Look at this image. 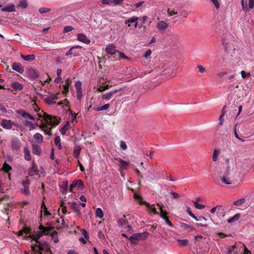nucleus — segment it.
<instances>
[{
    "label": "nucleus",
    "mask_w": 254,
    "mask_h": 254,
    "mask_svg": "<svg viewBox=\"0 0 254 254\" xmlns=\"http://www.w3.org/2000/svg\"><path fill=\"white\" fill-rule=\"evenodd\" d=\"M42 112L45 123L39 125L38 127L44 131L45 134L51 136L52 134L53 127L58 125L60 123L61 119L57 117H53L44 111Z\"/></svg>",
    "instance_id": "f257e3e1"
},
{
    "label": "nucleus",
    "mask_w": 254,
    "mask_h": 254,
    "mask_svg": "<svg viewBox=\"0 0 254 254\" xmlns=\"http://www.w3.org/2000/svg\"><path fill=\"white\" fill-rule=\"evenodd\" d=\"M119 162L120 163L121 167L123 169H127L129 165V163L120 159L119 160Z\"/></svg>",
    "instance_id": "79ce46f5"
},
{
    "label": "nucleus",
    "mask_w": 254,
    "mask_h": 254,
    "mask_svg": "<svg viewBox=\"0 0 254 254\" xmlns=\"http://www.w3.org/2000/svg\"><path fill=\"white\" fill-rule=\"evenodd\" d=\"M157 205L158 206L159 209L160 210V216L163 219H165L167 216V212L163 210V207H164L163 205H160L159 203H157Z\"/></svg>",
    "instance_id": "2f4dec72"
},
{
    "label": "nucleus",
    "mask_w": 254,
    "mask_h": 254,
    "mask_svg": "<svg viewBox=\"0 0 254 254\" xmlns=\"http://www.w3.org/2000/svg\"><path fill=\"white\" fill-rule=\"evenodd\" d=\"M73 29H74V28L72 26H65L64 28V32L66 33V32L71 31Z\"/></svg>",
    "instance_id": "680f3d73"
},
{
    "label": "nucleus",
    "mask_w": 254,
    "mask_h": 254,
    "mask_svg": "<svg viewBox=\"0 0 254 254\" xmlns=\"http://www.w3.org/2000/svg\"><path fill=\"white\" fill-rule=\"evenodd\" d=\"M21 57L26 61H32L35 59V56L34 54L24 55L21 54Z\"/></svg>",
    "instance_id": "c756f323"
},
{
    "label": "nucleus",
    "mask_w": 254,
    "mask_h": 254,
    "mask_svg": "<svg viewBox=\"0 0 254 254\" xmlns=\"http://www.w3.org/2000/svg\"><path fill=\"white\" fill-rule=\"evenodd\" d=\"M12 169V168L7 163L5 162L2 168V170L6 173H9V172Z\"/></svg>",
    "instance_id": "ea45409f"
},
{
    "label": "nucleus",
    "mask_w": 254,
    "mask_h": 254,
    "mask_svg": "<svg viewBox=\"0 0 254 254\" xmlns=\"http://www.w3.org/2000/svg\"><path fill=\"white\" fill-rule=\"evenodd\" d=\"M197 68L201 73H203L205 71V68L200 64L197 65Z\"/></svg>",
    "instance_id": "e2e57ef3"
},
{
    "label": "nucleus",
    "mask_w": 254,
    "mask_h": 254,
    "mask_svg": "<svg viewBox=\"0 0 254 254\" xmlns=\"http://www.w3.org/2000/svg\"><path fill=\"white\" fill-rule=\"evenodd\" d=\"M177 242L181 246L185 247V246H186L188 244L189 241L187 239H183V240H178Z\"/></svg>",
    "instance_id": "37998d69"
},
{
    "label": "nucleus",
    "mask_w": 254,
    "mask_h": 254,
    "mask_svg": "<svg viewBox=\"0 0 254 254\" xmlns=\"http://www.w3.org/2000/svg\"><path fill=\"white\" fill-rule=\"evenodd\" d=\"M81 148L79 146H75L73 150V155L76 159L79 158V156L80 153Z\"/></svg>",
    "instance_id": "473e14b6"
},
{
    "label": "nucleus",
    "mask_w": 254,
    "mask_h": 254,
    "mask_svg": "<svg viewBox=\"0 0 254 254\" xmlns=\"http://www.w3.org/2000/svg\"><path fill=\"white\" fill-rule=\"evenodd\" d=\"M233 41V37L231 35H228L223 39L222 44L226 51L229 52L234 49Z\"/></svg>",
    "instance_id": "20e7f679"
},
{
    "label": "nucleus",
    "mask_w": 254,
    "mask_h": 254,
    "mask_svg": "<svg viewBox=\"0 0 254 254\" xmlns=\"http://www.w3.org/2000/svg\"><path fill=\"white\" fill-rule=\"evenodd\" d=\"M123 89L122 88H119L116 89H114L111 91L107 92L106 93L103 94L102 95V99L103 100H109L111 99L113 96L116 94L118 92L122 91Z\"/></svg>",
    "instance_id": "39448f33"
},
{
    "label": "nucleus",
    "mask_w": 254,
    "mask_h": 254,
    "mask_svg": "<svg viewBox=\"0 0 254 254\" xmlns=\"http://www.w3.org/2000/svg\"><path fill=\"white\" fill-rule=\"evenodd\" d=\"M24 125L25 126L28 127L30 130L35 129L34 125L30 121L27 120L25 121Z\"/></svg>",
    "instance_id": "4c0bfd02"
},
{
    "label": "nucleus",
    "mask_w": 254,
    "mask_h": 254,
    "mask_svg": "<svg viewBox=\"0 0 254 254\" xmlns=\"http://www.w3.org/2000/svg\"><path fill=\"white\" fill-rule=\"evenodd\" d=\"M96 216L100 218H103L104 216L103 212L100 208H97L96 210Z\"/></svg>",
    "instance_id": "49530a36"
},
{
    "label": "nucleus",
    "mask_w": 254,
    "mask_h": 254,
    "mask_svg": "<svg viewBox=\"0 0 254 254\" xmlns=\"http://www.w3.org/2000/svg\"><path fill=\"white\" fill-rule=\"evenodd\" d=\"M11 87L15 90H21L23 88V85L17 81L12 83Z\"/></svg>",
    "instance_id": "cd10ccee"
},
{
    "label": "nucleus",
    "mask_w": 254,
    "mask_h": 254,
    "mask_svg": "<svg viewBox=\"0 0 254 254\" xmlns=\"http://www.w3.org/2000/svg\"><path fill=\"white\" fill-rule=\"evenodd\" d=\"M69 127V124L67 122L66 124L60 129L61 133L64 135L66 133V131L68 129Z\"/></svg>",
    "instance_id": "58836bf2"
},
{
    "label": "nucleus",
    "mask_w": 254,
    "mask_h": 254,
    "mask_svg": "<svg viewBox=\"0 0 254 254\" xmlns=\"http://www.w3.org/2000/svg\"><path fill=\"white\" fill-rule=\"evenodd\" d=\"M55 143L56 145L58 147V149H61L62 146L61 143V138L59 136H57L55 138Z\"/></svg>",
    "instance_id": "a19ab883"
},
{
    "label": "nucleus",
    "mask_w": 254,
    "mask_h": 254,
    "mask_svg": "<svg viewBox=\"0 0 254 254\" xmlns=\"http://www.w3.org/2000/svg\"><path fill=\"white\" fill-rule=\"evenodd\" d=\"M220 179L222 183L225 184L231 185L233 183L234 177L231 175L230 166H227L225 172L220 177Z\"/></svg>",
    "instance_id": "7ed1b4c3"
},
{
    "label": "nucleus",
    "mask_w": 254,
    "mask_h": 254,
    "mask_svg": "<svg viewBox=\"0 0 254 254\" xmlns=\"http://www.w3.org/2000/svg\"><path fill=\"white\" fill-rule=\"evenodd\" d=\"M38 244H35L32 246V249L34 251H36V248H38V251H36L37 252H39L40 254H42V251L44 250V247L42 246V244L39 242Z\"/></svg>",
    "instance_id": "c85d7f7f"
},
{
    "label": "nucleus",
    "mask_w": 254,
    "mask_h": 254,
    "mask_svg": "<svg viewBox=\"0 0 254 254\" xmlns=\"http://www.w3.org/2000/svg\"><path fill=\"white\" fill-rule=\"evenodd\" d=\"M31 233H32V230L29 227H25L23 229L18 232V235L22 236L24 234H25V237L27 238L26 237L27 236H28L27 235H29Z\"/></svg>",
    "instance_id": "6ab92c4d"
},
{
    "label": "nucleus",
    "mask_w": 254,
    "mask_h": 254,
    "mask_svg": "<svg viewBox=\"0 0 254 254\" xmlns=\"http://www.w3.org/2000/svg\"><path fill=\"white\" fill-rule=\"evenodd\" d=\"M193 203L195 207L197 209H202L205 207V205L201 204H199L197 201H194Z\"/></svg>",
    "instance_id": "603ef678"
},
{
    "label": "nucleus",
    "mask_w": 254,
    "mask_h": 254,
    "mask_svg": "<svg viewBox=\"0 0 254 254\" xmlns=\"http://www.w3.org/2000/svg\"><path fill=\"white\" fill-rule=\"evenodd\" d=\"M70 206L71 209L76 213L77 215H80L81 212L80 211L79 204L75 202L71 203Z\"/></svg>",
    "instance_id": "a211bd4d"
},
{
    "label": "nucleus",
    "mask_w": 254,
    "mask_h": 254,
    "mask_svg": "<svg viewBox=\"0 0 254 254\" xmlns=\"http://www.w3.org/2000/svg\"><path fill=\"white\" fill-rule=\"evenodd\" d=\"M41 212L42 211V210L44 211V215L47 216L49 215H51V214L49 212V211L47 210V208L45 204V202L44 201H42V204H41Z\"/></svg>",
    "instance_id": "72a5a7b5"
},
{
    "label": "nucleus",
    "mask_w": 254,
    "mask_h": 254,
    "mask_svg": "<svg viewBox=\"0 0 254 254\" xmlns=\"http://www.w3.org/2000/svg\"><path fill=\"white\" fill-rule=\"evenodd\" d=\"M149 233L146 231L141 233L133 234L128 238L130 242L133 245H137V242L145 240L149 236Z\"/></svg>",
    "instance_id": "f03ea898"
},
{
    "label": "nucleus",
    "mask_w": 254,
    "mask_h": 254,
    "mask_svg": "<svg viewBox=\"0 0 254 254\" xmlns=\"http://www.w3.org/2000/svg\"><path fill=\"white\" fill-rule=\"evenodd\" d=\"M28 3L26 0H22L20 1L19 6L25 8L27 6Z\"/></svg>",
    "instance_id": "6e6d98bb"
},
{
    "label": "nucleus",
    "mask_w": 254,
    "mask_h": 254,
    "mask_svg": "<svg viewBox=\"0 0 254 254\" xmlns=\"http://www.w3.org/2000/svg\"><path fill=\"white\" fill-rule=\"evenodd\" d=\"M44 101L49 105H52L56 103V102L53 100L50 97L44 99Z\"/></svg>",
    "instance_id": "864d4df0"
},
{
    "label": "nucleus",
    "mask_w": 254,
    "mask_h": 254,
    "mask_svg": "<svg viewBox=\"0 0 254 254\" xmlns=\"http://www.w3.org/2000/svg\"><path fill=\"white\" fill-rule=\"evenodd\" d=\"M138 19H139V18L138 17L132 16L129 19L126 20L125 21V23L126 24H128V26H130V25L129 23H133L134 22L137 21Z\"/></svg>",
    "instance_id": "c9c22d12"
},
{
    "label": "nucleus",
    "mask_w": 254,
    "mask_h": 254,
    "mask_svg": "<svg viewBox=\"0 0 254 254\" xmlns=\"http://www.w3.org/2000/svg\"><path fill=\"white\" fill-rule=\"evenodd\" d=\"M13 125V122L10 120L3 119L0 123V126L6 129H12Z\"/></svg>",
    "instance_id": "1a4fd4ad"
},
{
    "label": "nucleus",
    "mask_w": 254,
    "mask_h": 254,
    "mask_svg": "<svg viewBox=\"0 0 254 254\" xmlns=\"http://www.w3.org/2000/svg\"><path fill=\"white\" fill-rule=\"evenodd\" d=\"M81 232L82 235L84 236L85 239L88 240L89 239V236L87 232L85 229H83Z\"/></svg>",
    "instance_id": "338daca9"
},
{
    "label": "nucleus",
    "mask_w": 254,
    "mask_h": 254,
    "mask_svg": "<svg viewBox=\"0 0 254 254\" xmlns=\"http://www.w3.org/2000/svg\"><path fill=\"white\" fill-rule=\"evenodd\" d=\"M43 235V234L41 230H40V231L38 232L35 235L31 233L26 237L31 238V239L34 240L37 243H39V240Z\"/></svg>",
    "instance_id": "f8f14e48"
},
{
    "label": "nucleus",
    "mask_w": 254,
    "mask_h": 254,
    "mask_svg": "<svg viewBox=\"0 0 254 254\" xmlns=\"http://www.w3.org/2000/svg\"><path fill=\"white\" fill-rule=\"evenodd\" d=\"M226 105L224 106L221 111V114L219 119V120L220 122H219V123L218 127H217V131L219 130L220 127L221 126H222V125L223 124V121H224L223 117H224L225 114H226V111L224 110L225 108H226Z\"/></svg>",
    "instance_id": "4be33fe9"
},
{
    "label": "nucleus",
    "mask_w": 254,
    "mask_h": 254,
    "mask_svg": "<svg viewBox=\"0 0 254 254\" xmlns=\"http://www.w3.org/2000/svg\"><path fill=\"white\" fill-rule=\"evenodd\" d=\"M32 152L35 155H40L41 153V147L37 144H32Z\"/></svg>",
    "instance_id": "b1692460"
},
{
    "label": "nucleus",
    "mask_w": 254,
    "mask_h": 254,
    "mask_svg": "<svg viewBox=\"0 0 254 254\" xmlns=\"http://www.w3.org/2000/svg\"><path fill=\"white\" fill-rule=\"evenodd\" d=\"M151 53H152V51L150 49H148L146 51V52H145V54H144V57L147 59L150 56V55L151 54Z\"/></svg>",
    "instance_id": "774afa93"
},
{
    "label": "nucleus",
    "mask_w": 254,
    "mask_h": 254,
    "mask_svg": "<svg viewBox=\"0 0 254 254\" xmlns=\"http://www.w3.org/2000/svg\"><path fill=\"white\" fill-rule=\"evenodd\" d=\"M17 113L24 118H28L31 120H34L35 119L34 117L32 115H30L29 113L24 110H18L17 111Z\"/></svg>",
    "instance_id": "4468645a"
},
{
    "label": "nucleus",
    "mask_w": 254,
    "mask_h": 254,
    "mask_svg": "<svg viewBox=\"0 0 254 254\" xmlns=\"http://www.w3.org/2000/svg\"><path fill=\"white\" fill-rule=\"evenodd\" d=\"M120 147L124 150H126L127 149V145L124 141H121Z\"/></svg>",
    "instance_id": "0e129e2a"
},
{
    "label": "nucleus",
    "mask_w": 254,
    "mask_h": 254,
    "mask_svg": "<svg viewBox=\"0 0 254 254\" xmlns=\"http://www.w3.org/2000/svg\"><path fill=\"white\" fill-rule=\"evenodd\" d=\"M239 218L240 215L239 214H236L233 217H232L230 219H229L227 221L229 223H231L234 221L238 220L239 219Z\"/></svg>",
    "instance_id": "a18cd8bd"
},
{
    "label": "nucleus",
    "mask_w": 254,
    "mask_h": 254,
    "mask_svg": "<svg viewBox=\"0 0 254 254\" xmlns=\"http://www.w3.org/2000/svg\"><path fill=\"white\" fill-rule=\"evenodd\" d=\"M77 39L86 44H89L91 42L90 40L85 35L81 33L77 34Z\"/></svg>",
    "instance_id": "9b49d317"
},
{
    "label": "nucleus",
    "mask_w": 254,
    "mask_h": 254,
    "mask_svg": "<svg viewBox=\"0 0 254 254\" xmlns=\"http://www.w3.org/2000/svg\"><path fill=\"white\" fill-rule=\"evenodd\" d=\"M12 68L20 73H22L24 70L22 64L17 62H14L12 64Z\"/></svg>",
    "instance_id": "dca6fc26"
},
{
    "label": "nucleus",
    "mask_w": 254,
    "mask_h": 254,
    "mask_svg": "<svg viewBox=\"0 0 254 254\" xmlns=\"http://www.w3.org/2000/svg\"><path fill=\"white\" fill-rule=\"evenodd\" d=\"M43 247L44 250H43L42 252H45L44 254H54L52 253L51 250H50V248L49 247L48 245H44Z\"/></svg>",
    "instance_id": "c03bdc74"
},
{
    "label": "nucleus",
    "mask_w": 254,
    "mask_h": 254,
    "mask_svg": "<svg viewBox=\"0 0 254 254\" xmlns=\"http://www.w3.org/2000/svg\"><path fill=\"white\" fill-rule=\"evenodd\" d=\"M50 11H51V9L50 8H46V7H41L39 9V12L42 13V14L46 13V12H49Z\"/></svg>",
    "instance_id": "4d7b16f0"
},
{
    "label": "nucleus",
    "mask_w": 254,
    "mask_h": 254,
    "mask_svg": "<svg viewBox=\"0 0 254 254\" xmlns=\"http://www.w3.org/2000/svg\"><path fill=\"white\" fill-rule=\"evenodd\" d=\"M246 201V199L244 198L240 199L238 200L235 201L234 202V204L236 206L241 205L243 203H245Z\"/></svg>",
    "instance_id": "de8ad7c7"
},
{
    "label": "nucleus",
    "mask_w": 254,
    "mask_h": 254,
    "mask_svg": "<svg viewBox=\"0 0 254 254\" xmlns=\"http://www.w3.org/2000/svg\"><path fill=\"white\" fill-rule=\"evenodd\" d=\"M110 107L109 104H106L102 106H96L93 107V110L95 111H100L107 110Z\"/></svg>",
    "instance_id": "bb28decb"
},
{
    "label": "nucleus",
    "mask_w": 254,
    "mask_h": 254,
    "mask_svg": "<svg viewBox=\"0 0 254 254\" xmlns=\"http://www.w3.org/2000/svg\"><path fill=\"white\" fill-rule=\"evenodd\" d=\"M33 137L37 143L39 144H41L43 142V137L42 135L39 132L36 133L34 135Z\"/></svg>",
    "instance_id": "a878e982"
},
{
    "label": "nucleus",
    "mask_w": 254,
    "mask_h": 254,
    "mask_svg": "<svg viewBox=\"0 0 254 254\" xmlns=\"http://www.w3.org/2000/svg\"><path fill=\"white\" fill-rule=\"evenodd\" d=\"M51 236L52 237V239L54 241L55 243H57L59 242V239L58 238V233L55 230H53V231L51 233Z\"/></svg>",
    "instance_id": "f704fd0d"
},
{
    "label": "nucleus",
    "mask_w": 254,
    "mask_h": 254,
    "mask_svg": "<svg viewBox=\"0 0 254 254\" xmlns=\"http://www.w3.org/2000/svg\"><path fill=\"white\" fill-rule=\"evenodd\" d=\"M187 212L188 214L191 216L194 219H197V217H196L194 214L191 211L190 208L189 207H188L187 208Z\"/></svg>",
    "instance_id": "13d9d810"
},
{
    "label": "nucleus",
    "mask_w": 254,
    "mask_h": 254,
    "mask_svg": "<svg viewBox=\"0 0 254 254\" xmlns=\"http://www.w3.org/2000/svg\"><path fill=\"white\" fill-rule=\"evenodd\" d=\"M83 183L81 180H76L73 181L72 184L69 187V191L73 192V190L75 188L82 189L83 187Z\"/></svg>",
    "instance_id": "0eeeda50"
},
{
    "label": "nucleus",
    "mask_w": 254,
    "mask_h": 254,
    "mask_svg": "<svg viewBox=\"0 0 254 254\" xmlns=\"http://www.w3.org/2000/svg\"><path fill=\"white\" fill-rule=\"evenodd\" d=\"M29 73L30 76L34 78H36L38 76V72L34 69L30 70Z\"/></svg>",
    "instance_id": "3c124183"
},
{
    "label": "nucleus",
    "mask_w": 254,
    "mask_h": 254,
    "mask_svg": "<svg viewBox=\"0 0 254 254\" xmlns=\"http://www.w3.org/2000/svg\"><path fill=\"white\" fill-rule=\"evenodd\" d=\"M71 83V80L70 79H66L65 81V84L63 85L64 90L63 91L62 93L63 94H66L69 92V86Z\"/></svg>",
    "instance_id": "aec40b11"
},
{
    "label": "nucleus",
    "mask_w": 254,
    "mask_h": 254,
    "mask_svg": "<svg viewBox=\"0 0 254 254\" xmlns=\"http://www.w3.org/2000/svg\"><path fill=\"white\" fill-rule=\"evenodd\" d=\"M75 87L76 88V91H80V90H82L81 88V82L79 81H77L75 83Z\"/></svg>",
    "instance_id": "5fc2aeb1"
},
{
    "label": "nucleus",
    "mask_w": 254,
    "mask_h": 254,
    "mask_svg": "<svg viewBox=\"0 0 254 254\" xmlns=\"http://www.w3.org/2000/svg\"><path fill=\"white\" fill-rule=\"evenodd\" d=\"M237 127H239V125H238V123L236 124L234 127V136L237 138H239V136L237 133Z\"/></svg>",
    "instance_id": "bf43d9fd"
},
{
    "label": "nucleus",
    "mask_w": 254,
    "mask_h": 254,
    "mask_svg": "<svg viewBox=\"0 0 254 254\" xmlns=\"http://www.w3.org/2000/svg\"><path fill=\"white\" fill-rule=\"evenodd\" d=\"M211 1L217 9L219 8L220 3L217 0H211Z\"/></svg>",
    "instance_id": "69168bd1"
},
{
    "label": "nucleus",
    "mask_w": 254,
    "mask_h": 254,
    "mask_svg": "<svg viewBox=\"0 0 254 254\" xmlns=\"http://www.w3.org/2000/svg\"><path fill=\"white\" fill-rule=\"evenodd\" d=\"M120 221L121 225L124 227L125 228L127 227L128 228V230H129L131 229L130 225L129 224L127 219L126 218V216L125 215H124L123 218L121 219Z\"/></svg>",
    "instance_id": "412c9836"
},
{
    "label": "nucleus",
    "mask_w": 254,
    "mask_h": 254,
    "mask_svg": "<svg viewBox=\"0 0 254 254\" xmlns=\"http://www.w3.org/2000/svg\"><path fill=\"white\" fill-rule=\"evenodd\" d=\"M24 189L22 191V192L24 193L26 195H30V192L29 190V187L28 186H25L24 187Z\"/></svg>",
    "instance_id": "052dcab7"
},
{
    "label": "nucleus",
    "mask_w": 254,
    "mask_h": 254,
    "mask_svg": "<svg viewBox=\"0 0 254 254\" xmlns=\"http://www.w3.org/2000/svg\"><path fill=\"white\" fill-rule=\"evenodd\" d=\"M1 10L2 11H7V12H13L15 11V6L14 4H10V5L6 6L5 7L2 8Z\"/></svg>",
    "instance_id": "7c9ffc66"
},
{
    "label": "nucleus",
    "mask_w": 254,
    "mask_h": 254,
    "mask_svg": "<svg viewBox=\"0 0 254 254\" xmlns=\"http://www.w3.org/2000/svg\"><path fill=\"white\" fill-rule=\"evenodd\" d=\"M116 56H118V58H119L120 59H128V57L127 56H126L124 53L120 52L119 51H118V52L117 53V54H116Z\"/></svg>",
    "instance_id": "09e8293b"
},
{
    "label": "nucleus",
    "mask_w": 254,
    "mask_h": 254,
    "mask_svg": "<svg viewBox=\"0 0 254 254\" xmlns=\"http://www.w3.org/2000/svg\"><path fill=\"white\" fill-rule=\"evenodd\" d=\"M34 174L39 176L38 167L36 165L35 162H33L32 167L28 170V175L33 176Z\"/></svg>",
    "instance_id": "ddd939ff"
},
{
    "label": "nucleus",
    "mask_w": 254,
    "mask_h": 254,
    "mask_svg": "<svg viewBox=\"0 0 254 254\" xmlns=\"http://www.w3.org/2000/svg\"><path fill=\"white\" fill-rule=\"evenodd\" d=\"M217 214H219L220 216H221L222 217H224L225 216V211L224 209L222 208L221 206H219L218 207V209L217 211Z\"/></svg>",
    "instance_id": "8fccbe9b"
},
{
    "label": "nucleus",
    "mask_w": 254,
    "mask_h": 254,
    "mask_svg": "<svg viewBox=\"0 0 254 254\" xmlns=\"http://www.w3.org/2000/svg\"><path fill=\"white\" fill-rule=\"evenodd\" d=\"M140 204H144L145 206L148 207L152 212H153L155 214H158V212L156 210V209L155 208L154 205H150L149 203L147 202L146 201H142L140 202Z\"/></svg>",
    "instance_id": "5701e85b"
},
{
    "label": "nucleus",
    "mask_w": 254,
    "mask_h": 254,
    "mask_svg": "<svg viewBox=\"0 0 254 254\" xmlns=\"http://www.w3.org/2000/svg\"><path fill=\"white\" fill-rule=\"evenodd\" d=\"M106 52L111 55L117 54L118 51L116 49V46L113 44H110L106 47Z\"/></svg>",
    "instance_id": "6e6552de"
},
{
    "label": "nucleus",
    "mask_w": 254,
    "mask_h": 254,
    "mask_svg": "<svg viewBox=\"0 0 254 254\" xmlns=\"http://www.w3.org/2000/svg\"><path fill=\"white\" fill-rule=\"evenodd\" d=\"M81 48L82 47L79 45L73 46L69 49V50L66 52L65 55L69 56L73 54L74 56H79L80 54L78 52H73V51L75 49H81Z\"/></svg>",
    "instance_id": "f3484780"
},
{
    "label": "nucleus",
    "mask_w": 254,
    "mask_h": 254,
    "mask_svg": "<svg viewBox=\"0 0 254 254\" xmlns=\"http://www.w3.org/2000/svg\"><path fill=\"white\" fill-rule=\"evenodd\" d=\"M156 27L160 30H165L169 27V24L161 20L158 22Z\"/></svg>",
    "instance_id": "2eb2a0df"
},
{
    "label": "nucleus",
    "mask_w": 254,
    "mask_h": 254,
    "mask_svg": "<svg viewBox=\"0 0 254 254\" xmlns=\"http://www.w3.org/2000/svg\"><path fill=\"white\" fill-rule=\"evenodd\" d=\"M10 146L13 151L17 152L21 148V143L20 140L17 138H13L10 142Z\"/></svg>",
    "instance_id": "423d86ee"
},
{
    "label": "nucleus",
    "mask_w": 254,
    "mask_h": 254,
    "mask_svg": "<svg viewBox=\"0 0 254 254\" xmlns=\"http://www.w3.org/2000/svg\"><path fill=\"white\" fill-rule=\"evenodd\" d=\"M39 229L41 230L42 233L44 235H48L54 230V227H45L42 224H40Z\"/></svg>",
    "instance_id": "9d476101"
},
{
    "label": "nucleus",
    "mask_w": 254,
    "mask_h": 254,
    "mask_svg": "<svg viewBox=\"0 0 254 254\" xmlns=\"http://www.w3.org/2000/svg\"><path fill=\"white\" fill-rule=\"evenodd\" d=\"M24 153V159L27 161H30L31 159L30 150L27 146H25L23 148Z\"/></svg>",
    "instance_id": "393cba45"
},
{
    "label": "nucleus",
    "mask_w": 254,
    "mask_h": 254,
    "mask_svg": "<svg viewBox=\"0 0 254 254\" xmlns=\"http://www.w3.org/2000/svg\"><path fill=\"white\" fill-rule=\"evenodd\" d=\"M139 19L138 20L139 21V22L140 23L139 28H141L143 26V25L145 23L146 21H147V19L148 18L147 16H143L140 17H138Z\"/></svg>",
    "instance_id": "e433bc0d"
}]
</instances>
